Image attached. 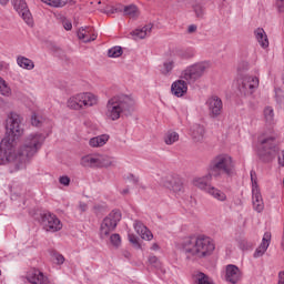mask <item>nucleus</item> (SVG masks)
<instances>
[{"mask_svg": "<svg viewBox=\"0 0 284 284\" xmlns=\"http://www.w3.org/2000/svg\"><path fill=\"white\" fill-rule=\"evenodd\" d=\"M278 163L282 165V168L284 166V151H282L278 155Z\"/></svg>", "mask_w": 284, "mask_h": 284, "instance_id": "3c124183", "label": "nucleus"}, {"mask_svg": "<svg viewBox=\"0 0 284 284\" xmlns=\"http://www.w3.org/2000/svg\"><path fill=\"white\" fill-rule=\"evenodd\" d=\"M108 141H110V135L102 134V135L91 138L89 141V145L91 148H103V145H105V143H108Z\"/></svg>", "mask_w": 284, "mask_h": 284, "instance_id": "4be33fe9", "label": "nucleus"}, {"mask_svg": "<svg viewBox=\"0 0 284 284\" xmlns=\"http://www.w3.org/2000/svg\"><path fill=\"white\" fill-rule=\"evenodd\" d=\"M196 29H197L196 24H190L187 28L189 34H192L193 32H195Z\"/></svg>", "mask_w": 284, "mask_h": 284, "instance_id": "09e8293b", "label": "nucleus"}, {"mask_svg": "<svg viewBox=\"0 0 284 284\" xmlns=\"http://www.w3.org/2000/svg\"><path fill=\"white\" fill-rule=\"evenodd\" d=\"M161 185H163V187H166L168 190H171L175 194H179L184 190L183 179H181V176L179 175H166L162 178Z\"/></svg>", "mask_w": 284, "mask_h": 284, "instance_id": "9b49d317", "label": "nucleus"}, {"mask_svg": "<svg viewBox=\"0 0 284 284\" xmlns=\"http://www.w3.org/2000/svg\"><path fill=\"white\" fill-rule=\"evenodd\" d=\"M124 14L130 19H136L139 17V8L134 4L124 7Z\"/></svg>", "mask_w": 284, "mask_h": 284, "instance_id": "7c9ffc66", "label": "nucleus"}, {"mask_svg": "<svg viewBox=\"0 0 284 284\" xmlns=\"http://www.w3.org/2000/svg\"><path fill=\"white\" fill-rule=\"evenodd\" d=\"M278 284H284V271L278 273Z\"/></svg>", "mask_w": 284, "mask_h": 284, "instance_id": "603ef678", "label": "nucleus"}, {"mask_svg": "<svg viewBox=\"0 0 284 284\" xmlns=\"http://www.w3.org/2000/svg\"><path fill=\"white\" fill-rule=\"evenodd\" d=\"M103 209V206H101V205H94V210H102Z\"/></svg>", "mask_w": 284, "mask_h": 284, "instance_id": "bf43d9fd", "label": "nucleus"}, {"mask_svg": "<svg viewBox=\"0 0 284 284\" xmlns=\"http://www.w3.org/2000/svg\"><path fill=\"white\" fill-rule=\"evenodd\" d=\"M0 94L2 97H10V94H12V89L10 88L8 82H6L1 77H0Z\"/></svg>", "mask_w": 284, "mask_h": 284, "instance_id": "473e14b6", "label": "nucleus"}, {"mask_svg": "<svg viewBox=\"0 0 284 284\" xmlns=\"http://www.w3.org/2000/svg\"><path fill=\"white\" fill-rule=\"evenodd\" d=\"M78 38L83 43H90L91 41L97 40V34L92 33V28L90 27H82L78 30Z\"/></svg>", "mask_w": 284, "mask_h": 284, "instance_id": "6ab92c4d", "label": "nucleus"}, {"mask_svg": "<svg viewBox=\"0 0 284 284\" xmlns=\"http://www.w3.org/2000/svg\"><path fill=\"white\" fill-rule=\"evenodd\" d=\"M205 136V128L201 124H195L192 128V138L194 141L199 142Z\"/></svg>", "mask_w": 284, "mask_h": 284, "instance_id": "bb28decb", "label": "nucleus"}, {"mask_svg": "<svg viewBox=\"0 0 284 284\" xmlns=\"http://www.w3.org/2000/svg\"><path fill=\"white\" fill-rule=\"evenodd\" d=\"M130 193V189H124L121 191V194H129Z\"/></svg>", "mask_w": 284, "mask_h": 284, "instance_id": "4d7b16f0", "label": "nucleus"}, {"mask_svg": "<svg viewBox=\"0 0 284 284\" xmlns=\"http://www.w3.org/2000/svg\"><path fill=\"white\" fill-rule=\"evenodd\" d=\"M63 28H64V30H72V22H70V21H65V22H63Z\"/></svg>", "mask_w": 284, "mask_h": 284, "instance_id": "8fccbe9b", "label": "nucleus"}, {"mask_svg": "<svg viewBox=\"0 0 284 284\" xmlns=\"http://www.w3.org/2000/svg\"><path fill=\"white\" fill-rule=\"evenodd\" d=\"M151 33H152V24H146L131 32V34L133 37H136L138 39H145V37H149V34Z\"/></svg>", "mask_w": 284, "mask_h": 284, "instance_id": "5701e85b", "label": "nucleus"}, {"mask_svg": "<svg viewBox=\"0 0 284 284\" xmlns=\"http://www.w3.org/2000/svg\"><path fill=\"white\" fill-rule=\"evenodd\" d=\"M124 256H125V258H130V252L125 251Z\"/></svg>", "mask_w": 284, "mask_h": 284, "instance_id": "13d9d810", "label": "nucleus"}, {"mask_svg": "<svg viewBox=\"0 0 284 284\" xmlns=\"http://www.w3.org/2000/svg\"><path fill=\"white\" fill-rule=\"evenodd\" d=\"M194 12L197 19H203V14H205V9L202 6H195L194 7Z\"/></svg>", "mask_w": 284, "mask_h": 284, "instance_id": "79ce46f5", "label": "nucleus"}, {"mask_svg": "<svg viewBox=\"0 0 284 284\" xmlns=\"http://www.w3.org/2000/svg\"><path fill=\"white\" fill-rule=\"evenodd\" d=\"M149 263L153 267H156V270H159V267H161V261H159V257H156L154 255L149 256Z\"/></svg>", "mask_w": 284, "mask_h": 284, "instance_id": "a19ab883", "label": "nucleus"}, {"mask_svg": "<svg viewBox=\"0 0 284 284\" xmlns=\"http://www.w3.org/2000/svg\"><path fill=\"white\" fill-rule=\"evenodd\" d=\"M99 103V98L94 93L84 92L71 97L67 105L70 110H83V108H92Z\"/></svg>", "mask_w": 284, "mask_h": 284, "instance_id": "423d86ee", "label": "nucleus"}, {"mask_svg": "<svg viewBox=\"0 0 284 284\" xmlns=\"http://www.w3.org/2000/svg\"><path fill=\"white\" fill-rule=\"evenodd\" d=\"M174 59H168L163 62L162 65H160V72L163 74V77H170L172 74V70H174Z\"/></svg>", "mask_w": 284, "mask_h": 284, "instance_id": "b1692460", "label": "nucleus"}, {"mask_svg": "<svg viewBox=\"0 0 284 284\" xmlns=\"http://www.w3.org/2000/svg\"><path fill=\"white\" fill-rule=\"evenodd\" d=\"M121 217V211L113 210L110 212L109 215L103 219L100 225V239H108L110 233L116 230V225H119Z\"/></svg>", "mask_w": 284, "mask_h": 284, "instance_id": "6e6552de", "label": "nucleus"}, {"mask_svg": "<svg viewBox=\"0 0 284 284\" xmlns=\"http://www.w3.org/2000/svg\"><path fill=\"white\" fill-rule=\"evenodd\" d=\"M110 241L114 247H119V245H121V235L119 233H114L110 236Z\"/></svg>", "mask_w": 284, "mask_h": 284, "instance_id": "ea45409f", "label": "nucleus"}, {"mask_svg": "<svg viewBox=\"0 0 284 284\" xmlns=\"http://www.w3.org/2000/svg\"><path fill=\"white\" fill-rule=\"evenodd\" d=\"M254 36L261 48H270V40L267 39V33H265L263 28H257L254 31Z\"/></svg>", "mask_w": 284, "mask_h": 284, "instance_id": "aec40b11", "label": "nucleus"}, {"mask_svg": "<svg viewBox=\"0 0 284 284\" xmlns=\"http://www.w3.org/2000/svg\"><path fill=\"white\" fill-rule=\"evenodd\" d=\"M224 281L231 284L239 283V281H241V270L239 268V266L234 264L226 265L224 272Z\"/></svg>", "mask_w": 284, "mask_h": 284, "instance_id": "ddd939ff", "label": "nucleus"}, {"mask_svg": "<svg viewBox=\"0 0 284 284\" xmlns=\"http://www.w3.org/2000/svg\"><path fill=\"white\" fill-rule=\"evenodd\" d=\"M252 194L253 210L258 213L263 212V210H265V203H263V195H261V191L254 186L252 189Z\"/></svg>", "mask_w": 284, "mask_h": 284, "instance_id": "a211bd4d", "label": "nucleus"}, {"mask_svg": "<svg viewBox=\"0 0 284 284\" xmlns=\"http://www.w3.org/2000/svg\"><path fill=\"white\" fill-rule=\"evenodd\" d=\"M123 54V48L120 45H115L108 50V57L110 59H119Z\"/></svg>", "mask_w": 284, "mask_h": 284, "instance_id": "72a5a7b5", "label": "nucleus"}, {"mask_svg": "<svg viewBox=\"0 0 284 284\" xmlns=\"http://www.w3.org/2000/svg\"><path fill=\"white\" fill-rule=\"evenodd\" d=\"M17 64L19 68H22V70H34V61L23 55L17 58Z\"/></svg>", "mask_w": 284, "mask_h": 284, "instance_id": "393cba45", "label": "nucleus"}, {"mask_svg": "<svg viewBox=\"0 0 284 284\" xmlns=\"http://www.w3.org/2000/svg\"><path fill=\"white\" fill-rule=\"evenodd\" d=\"M11 3L18 13L28 9V3L26 2V0H11Z\"/></svg>", "mask_w": 284, "mask_h": 284, "instance_id": "f704fd0d", "label": "nucleus"}, {"mask_svg": "<svg viewBox=\"0 0 284 284\" xmlns=\"http://www.w3.org/2000/svg\"><path fill=\"white\" fill-rule=\"evenodd\" d=\"M134 98L128 94H118L109 99L106 102V116L111 121H119L123 116H132L134 114Z\"/></svg>", "mask_w": 284, "mask_h": 284, "instance_id": "20e7f679", "label": "nucleus"}, {"mask_svg": "<svg viewBox=\"0 0 284 284\" xmlns=\"http://www.w3.org/2000/svg\"><path fill=\"white\" fill-rule=\"evenodd\" d=\"M31 125H34L36 128H39V125H41V121L37 119V115L31 116Z\"/></svg>", "mask_w": 284, "mask_h": 284, "instance_id": "a18cd8bd", "label": "nucleus"}, {"mask_svg": "<svg viewBox=\"0 0 284 284\" xmlns=\"http://www.w3.org/2000/svg\"><path fill=\"white\" fill-rule=\"evenodd\" d=\"M206 106L209 108L210 116L216 119V116H221V112H223V100L216 95H212L206 100Z\"/></svg>", "mask_w": 284, "mask_h": 284, "instance_id": "f8f14e48", "label": "nucleus"}, {"mask_svg": "<svg viewBox=\"0 0 284 284\" xmlns=\"http://www.w3.org/2000/svg\"><path fill=\"white\" fill-rule=\"evenodd\" d=\"M264 119L268 124L274 123V109H272V106H266L264 109Z\"/></svg>", "mask_w": 284, "mask_h": 284, "instance_id": "c9c22d12", "label": "nucleus"}, {"mask_svg": "<svg viewBox=\"0 0 284 284\" xmlns=\"http://www.w3.org/2000/svg\"><path fill=\"white\" fill-rule=\"evenodd\" d=\"M179 141V134L176 131H168L164 135V143L166 145H174Z\"/></svg>", "mask_w": 284, "mask_h": 284, "instance_id": "c756f323", "label": "nucleus"}, {"mask_svg": "<svg viewBox=\"0 0 284 284\" xmlns=\"http://www.w3.org/2000/svg\"><path fill=\"white\" fill-rule=\"evenodd\" d=\"M41 3L50 6V8H63L68 4V0H40Z\"/></svg>", "mask_w": 284, "mask_h": 284, "instance_id": "2f4dec72", "label": "nucleus"}, {"mask_svg": "<svg viewBox=\"0 0 284 284\" xmlns=\"http://www.w3.org/2000/svg\"><path fill=\"white\" fill-rule=\"evenodd\" d=\"M194 280L196 284H214V281L203 272H197L194 274Z\"/></svg>", "mask_w": 284, "mask_h": 284, "instance_id": "c85d7f7f", "label": "nucleus"}, {"mask_svg": "<svg viewBox=\"0 0 284 284\" xmlns=\"http://www.w3.org/2000/svg\"><path fill=\"white\" fill-rule=\"evenodd\" d=\"M237 85L242 97H252L258 88V79L252 75H244L237 80Z\"/></svg>", "mask_w": 284, "mask_h": 284, "instance_id": "9d476101", "label": "nucleus"}, {"mask_svg": "<svg viewBox=\"0 0 284 284\" xmlns=\"http://www.w3.org/2000/svg\"><path fill=\"white\" fill-rule=\"evenodd\" d=\"M6 130L7 134L0 142V165L14 163L16 170H23L28 160L32 159L41 150L43 143H45V135L31 133L16 154L17 139L23 134L21 115L11 112L7 119Z\"/></svg>", "mask_w": 284, "mask_h": 284, "instance_id": "f257e3e1", "label": "nucleus"}, {"mask_svg": "<svg viewBox=\"0 0 284 284\" xmlns=\"http://www.w3.org/2000/svg\"><path fill=\"white\" fill-rule=\"evenodd\" d=\"M129 242L133 244V247L141 250V244L139 243V237L134 234L128 235Z\"/></svg>", "mask_w": 284, "mask_h": 284, "instance_id": "4c0bfd02", "label": "nucleus"}, {"mask_svg": "<svg viewBox=\"0 0 284 284\" xmlns=\"http://www.w3.org/2000/svg\"><path fill=\"white\" fill-rule=\"evenodd\" d=\"M255 152L262 163H272L278 155V144L274 136H260L255 146Z\"/></svg>", "mask_w": 284, "mask_h": 284, "instance_id": "39448f33", "label": "nucleus"}, {"mask_svg": "<svg viewBox=\"0 0 284 284\" xmlns=\"http://www.w3.org/2000/svg\"><path fill=\"white\" fill-rule=\"evenodd\" d=\"M151 250H152L153 252L159 251V250H160L159 244H158V243H153L152 246H151Z\"/></svg>", "mask_w": 284, "mask_h": 284, "instance_id": "5fc2aeb1", "label": "nucleus"}, {"mask_svg": "<svg viewBox=\"0 0 284 284\" xmlns=\"http://www.w3.org/2000/svg\"><path fill=\"white\" fill-rule=\"evenodd\" d=\"M187 80L185 79H180V80H176L172 83L171 85V92L173 94V97H178L181 98V97H185V94H187Z\"/></svg>", "mask_w": 284, "mask_h": 284, "instance_id": "2eb2a0df", "label": "nucleus"}, {"mask_svg": "<svg viewBox=\"0 0 284 284\" xmlns=\"http://www.w3.org/2000/svg\"><path fill=\"white\" fill-rule=\"evenodd\" d=\"M216 250L214 240L206 235H197L186 237L182 243V251L189 256H196L197 258H207L212 256Z\"/></svg>", "mask_w": 284, "mask_h": 284, "instance_id": "7ed1b4c3", "label": "nucleus"}, {"mask_svg": "<svg viewBox=\"0 0 284 284\" xmlns=\"http://www.w3.org/2000/svg\"><path fill=\"white\" fill-rule=\"evenodd\" d=\"M19 14H21L23 21H26L28 26H32V13H30V10H28V7L26 10L20 11Z\"/></svg>", "mask_w": 284, "mask_h": 284, "instance_id": "e433bc0d", "label": "nucleus"}, {"mask_svg": "<svg viewBox=\"0 0 284 284\" xmlns=\"http://www.w3.org/2000/svg\"><path fill=\"white\" fill-rule=\"evenodd\" d=\"M206 194H210V196H213L216 201H227V195L225 193L214 186H211L207 189Z\"/></svg>", "mask_w": 284, "mask_h": 284, "instance_id": "a878e982", "label": "nucleus"}, {"mask_svg": "<svg viewBox=\"0 0 284 284\" xmlns=\"http://www.w3.org/2000/svg\"><path fill=\"white\" fill-rule=\"evenodd\" d=\"M210 64L207 62H197L185 68L181 73V79L187 83H196L205 72H207Z\"/></svg>", "mask_w": 284, "mask_h": 284, "instance_id": "0eeeda50", "label": "nucleus"}, {"mask_svg": "<svg viewBox=\"0 0 284 284\" xmlns=\"http://www.w3.org/2000/svg\"><path fill=\"white\" fill-rule=\"evenodd\" d=\"M272 241V234L270 232L264 233V236L262 239V243L254 252V258H261L265 252H267V248L270 247V242Z\"/></svg>", "mask_w": 284, "mask_h": 284, "instance_id": "f3484780", "label": "nucleus"}, {"mask_svg": "<svg viewBox=\"0 0 284 284\" xmlns=\"http://www.w3.org/2000/svg\"><path fill=\"white\" fill-rule=\"evenodd\" d=\"M52 256H53L57 265H63V263H65V257L63 256V254H61L59 252H54L52 254Z\"/></svg>", "mask_w": 284, "mask_h": 284, "instance_id": "58836bf2", "label": "nucleus"}, {"mask_svg": "<svg viewBox=\"0 0 284 284\" xmlns=\"http://www.w3.org/2000/svg\"><path fill=\"white\" fill-rule=\"evenodd\" d=\"M79 210L80 212H88V205L85 204V202L79 203Z\"/></svg>", "mask_w": 284, "mask_h": 284, "instance_id": "de8ad7c7", "label": "nucleus"}, {"mask_svg": "<svg viewBox=\"0 0 284 284\" xmlns=\"http://www.w3.org/2000/svg\"><path fill=\"white\" fill-rule=\"evenodd\" d=\"M206 170L207 174L193 180L195 187H199L204 192H207V189L212 186L210 184L212 183V179H221L223 174L230 178L234 176V174H236V164L230 154L222 153L210 160Z\"/></svg>", "mask_w": 284, "mask_h": 284, "instance_id": "f03ea898", "label": "nucleus"}, {"mask_svg": "<svg viewBox=\"0 0 284 284\" xmlns=\"http://www.w3.org/2000/svg\"><path fill=\"white\" fill-rule=\"evenodd\" d=\"M9 2H10V0H0L1 6H8Z\"/></svg>", "mask_w": 284, "mask_h": 284, "instance_id": "6e6d98bb", "label": "nucleus"}, {"mask_svg": "<svg viewBox=\"0 0 284 284\" xmlns=\"http://www.w3.org/2000/svg\"><path fill=\"white\" fill-rule=\"evenodd\" d=\"M0 276H1V270H0Z\"/></svg>", "mask_w": 284, "mask_h": 284, "instance_id": "680f3d73", "label": "nucleus"}, {"mask_svg": "<svg viewBox=\"0 0 284 284\" xmlns=\"http://www.w3.org/2000/svg\"><path fill=\"white\" fill-rule=\"evenodd\" d=\"M254 176H256V172L251 171V181H252V185H253V187L258 189V184L256 183V180L254 179ZM253 187H252V190H253Z\"/></svg>", "mask_w": 284, "mask_h": 284, "instance_id": "49530a36", "label": "nucleus"}, {"mask_svg": "<svg viewBox=\"0 0 284 284\" xmlns=\"http://www.w3.org/2000/svg\"><path fill=\"white\" fill-rule=\"evenodd\" d=\"M27 281L31 284H48L50 280L39 268H32L27 274Z\"/></svg>", "mask_w": 284, "mask_h": 284, "instance_id": "4468645a", "label": "nucleus"}, {"mask_svg": "<svg viewBox=\"0 0 284 284\" xmlns=\"http://www.w3.org/2000/svg\"><path fill=\"white\" fill-rule=\"evenodd\" d=\"M116 161L108 155H98V168H111Z\"/></svg>", "mask_w": 284, "mask_h": 284, "instance_id": "cd10ccee", "label": "nucleus"}, {"mask_svg": "<svg viewBox=\"0 0 284 284\" xmlns=\"http://www.w3.org/2000/svg\"><path fill=\"white\" fill-rule=\"evenodd\" d=\"M133 227L136 234H139V236H141V239H143L144 241H152V239H154L152 231L148 226H145L141 221L135 220Z\"/></svg>", "mask_w": 284, "mask_h": 284, "instance_id": "dca6fc26", "label": "nucleus"}, {"mask_svg": "<svg viewBox=\"0 0 284 284\" xmlns=\"http://www.w3.org/2000/svg\"><path fill=\"white\" fill-rule=\"evenodd\" d=\"M275 8L280 14H284V0H276Z\"/></svg>", "mask_w": 284, "mask_h": 284, "instance_id": "37998d69", "label": "nucleus"}, {"mask_svg": "<svg viewBox=\"0 0 284 284\" xmlns=\"http://www.w3.org/2000/svg\"><path fill=\"white\" fill-rule=\"evenodd\" d=\"M68 1H72V0H67V3H68Z\"/></svg>", "mask_w": 284, "mask_h": 284, "instance_id": "052dcab7", "label": "nucleus"}, {"mask_svg": "<svg viewBox=\"0 0 284 284\" xmlns=\"http://www.w3.org/2000/svg\"><path fill=\"white\" fill-rule=\"evenodd\" d=\"M40 224L45 232H60V230H63L61 220L54 213L48 211L40 214Z\"/></svg>", "mask_w": 284, "mask_h": 284, "instance_id": "1a4fd4ad", "label": "nucleus"}, {"mask_svg": "<svg viewBox=\"0 0 284 284\" xmlns=\"http://www.w3.org/2000/svg\"><path fill=\"white\" fill-rule=\"evenodd\" d=\"M80 165L82 168H99V155H84L80 161Z\"/></svg>", "mask_w": 284, "mask_h": 284, "instance_id": "412c9836", "label": "nucleus"}, {"mask_svg": "<svg viewBox=\"0 0 284 284\" xmlns=\"http://www.w3.org/2000/svg\"><path fill=\"white\" fill-rule=\"evenodd\" d=\"M130 181H132V183H134L136 185V183H139V178L134 176V175H130L129 176Z\"/></svg>", "mask_w": 284, "mask_h": 284, "instance_id": "864d4df0", "label": "nucleus"}, {"mask_svg": "<svg viewBox=\"0 0 284 284\" xmlns=\"http://www.w3.org/2000/svg\"><path fill=\"white\" fill-rule=\"evenodd\" d=\"M59 182L61 183V185H70V179L68 178V175L60 176Z\"/></svg>", "mask_w": 284, "mask_h": 284, "instance_id": "c03bdc74", "label": "nucleus"}]
</instances>
